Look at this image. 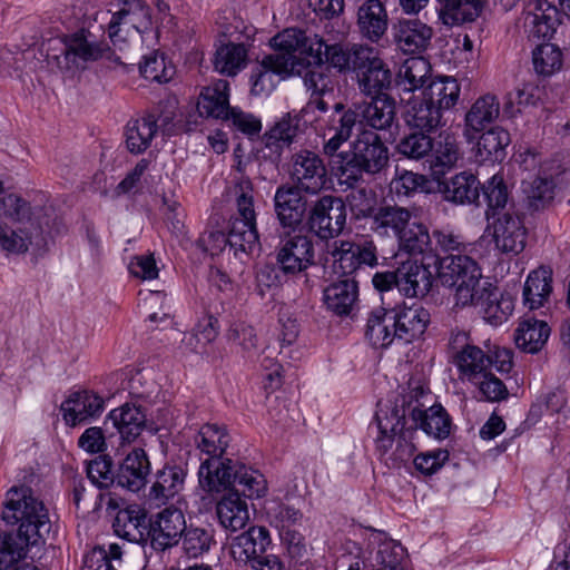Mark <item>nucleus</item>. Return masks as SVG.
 Here are the masks:
<instances>
[{"label":"nucleus","mask_w":570,"mask_h":570,"mask_svg":"<svg viewBox=\"0 0 570 570\" xmlns=\"http://www.w3.org/2000/svg\"><path fill=\"white\" fill-rule=\"evenodd\" d=\"M7 497L2 520L18 528L16 532L0 533V570L27 563L29 548L43 544L52 528L48 509L30 488H12Z\"/></svg>","instance_id":"obj_1"},{"label":"nucleus","mask_w":570,"mask_h":570,"mask_svg":"<svg viewBox=\"0 0 570 570\" xmlns=\"http://www.w3.org/2000/svg\"><path fill=\"white\" fill-rule=\"evenodd\" d=\"M271 47L276 50L297 51L312 59L315 67L324 65L340 73L354 72L356 56L367 46L344 42H328L316 33H308L298 28H287L271 39Z\"/></svg>","instance_id":"obj_2"},{"label":"nucleus","mask_w":570,"mask_h":570,"mask_svg":"<svg viewBox=\"0 0 570 570\" xmlns=\"http://www.w3.org/2000/svg\"><path fill=\"white\" fill-rule=\"evenodd\" d=\"M389 160V148L381 136L364 129L350 144V150L341 151L330 164L336 170L340 183L354 189L364 174L381 173L387 167Z\"/></svg>","instance_id":"obj_3"},{"label":"nucleus","mask_w":570,"mask_h":570,"mask_svg":"<svg viewBox=\"0 0 570 570\" xmlns=\"http://www.w3.org/2000/svg\"><path fill=\"white\" fill-rule=\"evenodd\" d=\"M200 488L209 493L239 490L245 498H261L267 491L264 475L229 458H206L198 470Z\"/></svg>","instance_id":"obj_4"},{"label":"nucleus","mask_w":570,"mask_h":570,"mask_svg":"<svg viewBox=\"0 0 570 570\" xmlns=\"http://www.w3.org/2000/svg\"><path fill=\"white\" fill-rule=\"evenodd\" d=\"M436 272L443 286L455 287L456 305L478 306L482 273L473 258L462 254L446 255L439 261Z\"/></svg>","instance_id":"obj_5"},{"label":"nucleus","mask_w":570,"mask_h":570,"mask_svg":"<svg viewBox=\"0 0 570 570\" xmlns=\"http://www.w3.org/2000/svg\"><path fill=\"white\" fill-rule=\"evenodd\" d=\"M366 190L354 189L347 196L351 210L356 218H371V229L381 236H394L396 239L413 218V213L399 205L383 204L374 208L368 199L361 204L355 200L365 198Z\"/></svg>","instance_id":"obj_6"},{"label":"nucleus","mask_w":570,"mask_h":570,"mask_svg":"<svg viewBox=\"0 0 570 570\" xmlns=\"http://www.w3.org/2000/svg\"><path fill=\"white\" fill-rule=\"evenodd\" d=\"M266 55L250 71V92L255 96L272 92L279 80L301 75L303 58L296 51L276 50Z\"/></svg>","instance_id":"obj_7"},{"label":"nucleus","mask_w":570,"mask_h":570,"mask_svg":"<svg viewBox=\"0 0 570 570\" xmlns=\"http://www.w3.org/2000/svg\"><path fill=\"white\" fill-rule=\"evenodd\" d=\"M315 122L316 130L324 139L323 154L331 161L341 153V147L350 140L355 127L360 125V112L355 109L354 102L351 106L336 102L327 115L315 118Z\"/></svg>","instance_id":"obj_8"},{"label":"nucleus","mask_w":570,"mask_h":570,"mask_svg":"<svg viewBox=\"0 0 570 570\" xmlns=\"http://www.w3.org/2000/svg\"><path fill=\"white\" fill-rule=\"evenodd\" d=\"M62 42L65 45L62 57L57 58L58 67L62 70H83L88 62L101 58L121 63L119 57H116L107 45L98 41L96 36L85 28L65 35Z\"/></svg>","instance_id":"obj_9"},{"label":"nucleus","mask_w":570,"mask_h":570,"mask_svg":"<svg viewBox=\"0 0 570 570\" xmlns=\"http://www.w3.org/2000/svg\"><path fill=\"white\" fill-rule=\"evenodd\" d=\"M347 218L346 203L342 197L323 195L309 204L305 227L322 240L338 237Z\"/></svg>","instance_id":"obj_10"},{"label":"nucleus","mask_w":570,"mask_h":570,"mask_svg":"<svg viewBox=\"0 0 570 570\" xmlns=\"http://www.w3.org/2000/svg\"><path fill=\"white\" fill-rule=\"evenodd\" d=\"M306 124L298 114L286 112L277 119L262 136L263 158L276 168L285 149L296 142L305 131Z\"/></svg>","instance_id":"obj_11"},{"label":"nucleus","mask_w":570,"mask_h":570,"mask_svg":"<svg viewBox=\"0 0 570 570\" xmlns=\"http://www.w3.org/2000/svg\"><path fill=\"white\" fill-rule=\"evenodd\" d=\"M356 75L360 91L366 97L389 96L393 73L375 49L368 47L356 56Z\"/></svg>","instance_id":"obj_12"},{"label":"nucleus","mask_w":570,"mask_h":570,"mask_svg":"<svg viewBox=\"0 0 570 570\" xmlns=\"http://www.w3.org/2000/svg\"><path fill=\"white\" fill-rule=\"evenodd\" d=\"M492 219V237L495 248L502 254H520L524 249L528 238L522 208L511 205L508 212H503Z\"/></svg>","instance_id":"obj_13"},{"label":"nucleus","mask_w":570,"mask_h":570,"mask_svg":"<svg viewBox=\"0 0 570 570\" xmlns=\"http://www.w3.org/2000/svg\"><path fill=\"white\" fill-rule=\"evenodd\" d=\"M276 263L285 275L305 272L315 265L313 238L307 234H287L276 248Z\"/></svg>","instance_id":"obj_14"},{"label":"nucleus","mask_w":570,"mask_h":570,"mask_svg":"<svg viewBox=\"0 0 570 570\" xmlns=\"http://www.w3.org/2000/svg\"><path fill=\"white\" fill-rule=\"evenodd\" d=\"M396 404L405 410V417L410 416L412 426L419 428L428 435L443 440L449 436L451 430V420L446 411L441 405H433L429 410H421L419 401L412 394H404L396 397Z\"/></svg>","instance_id":"obj_15"},{"label":"nucleus","mask_w":570,"mask_h":570,"mask_svg":"<svg viewBox=\"0 0 570 570\" xmlns=\"http://www.w3.org/2000/svg\"><path fill=\"white\" fill-rule=\"evenodd\" d=\"M299 187L285 183L281 184L274 194V212L283 228L295 230L305 224L309 204Z\"/></svg>","instance_id":"obj_16"},{"label":"nucleus","mask_w":570,"mask_h":570,"mask_svg":"<svg viewBox=\"0 0 570 570\" xmlns=\"http://www.w3.org/2000/svg\"><path fill=\"white\" fill-rule=\"evenodd\" d=\"M186 527L185 515L180 509L165 508L155 519L150 518L148 539L150 547L157 552L175 547L180 541Z\"/></svg>","instance_id":"obj_17"},{"label":"nucleus","mask_w":570,"mask_h":570,"mask_svg":"<svg viewBox=\"0 0 570 570\" xmlns=\"http://www.w3.org/2000/svg\"><path fill=\"white\" fill-rule=\"evenodd\" d=\"M335 267L342 277H354L353 274L363 265L374 267L377 265V249L373 240L360 242L340 240L333 249Z\"/></svg>","instance_id":"obj_18"},{"label":"nucleus","mask_w":570,"mask_h":570,"mask_svg":"<svg viewBox=\"0 0 570 570\" xmlns=\"http://www.w3.org/2000/svg\"><path fill=\"white\" fill-rule=\"evenodd\" d=\"M120 9L115 12L108 23V35L114 46L126 41L120 36V26H128L139 33L151 28V9L146 0H120Z\"/></svg>","instance_id":"obj_19"},{"label":"nucleus","mask_w":570,"mask_h":570,"mask_svg":"<svg viewBox=\"0 0 570 570\" xmlns=\"http://www.w3.org/2000/svg\"><path fill=\"white\" fill-rule=\"evenodd\" d=\"M292 178L307 195H317L327 183L326 167L313 151L301 150L293 156Z\"/></svg>","instance_id":"obj_20"},{"label":"nucleus","mask_w":570,"mask_h":570,"mask_svg":"<svg viewBox=\"0 0 570 570\" xmlns=\"http://www.w3.org/2000/svg\"><path fill=\"white\" fill-rule=\"evenodd\" d=\"M391 309L396 341L409 344L423 336L431 322L428 308L419 303H413L412 305H396Z\"/></svg>","instance_id":"obj_21"},{"label":"nucleus","mask_w":570,"mask_h":570,"mask_svg":"<svg viewBox=\"0 0 570 570\" xmlns=\"http://www.w3.org/2000/svg\"><path fill=\"white\" fill-rule=\"evenodd\" d=\"M354 102L360 112V125L370 127L372 131H387L396 120V101L392 96L367 97Z\"/></svg>","instance_id":"obj_22"},{"label":"nucleus","mask_w":570,"mask_h":570,"mask_svg":"<svg viewBox=\"0 0 570 570\" xmlns=\"http://www.w3.org/2000/svg\"><path fill=\"white\" fill-rule=\"evenodd\" d=\"M272 544L269 531L265 527L252 525L230 541V554L238 563L252 566Z\"/></svg>","instance_id":"obj_23"},{"label":"nucleus","mask_w":570,"mask_h":570,"mask_svg":"<svg viewBox=\"0 0 570 570\" xmlns=\"http://www.w3.org/2000/svg\"><path fill=\"white\" fill-rule=\"evenodd\" d=\"M105 409L104 399L97 393L82 390L71 393L60 410L67 425L76 426L99 416Z\"/></svg>","instance_id":"obj_24"},{"label":"nucleus","mask_w":570,"mask_h":570,"mask_svg":"<svg viewBox=\"0 0 570 570\" xmlns=\"http://www.w3.org/2000/svg\"><path fill=\"white\" fill-rule=\"evenodd\" d=\"M150 461L142 448H132L116 471V484L131 492H139L147 484Z\"/></svg>","instance_id":"obj_25"},{"label":"nucleus","mask_w":570,"mask_h":570,"mask_svg":"<svg viewBox=\"0 0 570 570\" xmlns=\"http://www.w3.org/2000/svg\"><path fill=\"white\" fill-rule=\"evenodd\" d=\"M150 518L145 508L130 504L120 509L112 523L115 533L129 542L144 543L149 539Z\"/></svg>","instance_id":"obj_26"},{"label":"nucleus","mask_w":570,"mask_h":570,"mask_svg":"<svg viewBox=\"0 0 570 570\" xmlns=\"http://www.w3.org/2000/svg\"><path fill=\"white\" fill-rule=\"evenodd\" d=\"M394 41L406 55L424 52L431 45L433 29L419 19H402L394 26Z\"/></svg>","instance_id":"obj_27"},{"label":"nucleus","mask_w":570,"mask_h":570,"mask_svg":"<svg viewBox=\"0 0 570 570\" xmlns=\"http://www.w3.org/2000/svg\"><path fill=\"white\" fill-rule=\"evenodd\" d=\"M500 115V102L497 96L485 94L479 97L466 111L463 135L468 141L476 140L478 136L492 125Z\"/></svg>","instance_id":"obj_28"},{"label":"nucleus","mask_w":570,"mask_h":570,"mask_svg":"<svg viewBox=\"0 0 570 570\" xmlns=\"http://www.w3.org/2000/svg\"><path fill=\"white\" fill-rule=\"evenodd\" d=\"M560 22L559 8L547 0H535L533 11L525 17L529 38L542 43L550 41Z\"/></svg>","instance_id":"obj_29"},{"label":"nucleus","mask_w":570,"mask_h":570,"mask_svg":"<svg viewBox=\"0 0 570 570\" xmlns=\"http://www.w3.org/2000/svg\"><path fill=\"white\" fill-rule=\"evenodd\" d=\"M439 190L445 200L455 205H481L479 178L470 171L455 174L449 180L439 181Z\"/></svg>","instance_id":"obj_30"},{"label":"nucleus","mask_w":570,"mask_h":570,"mask_svg":"<svg viewBox=\"0 0 570 570\" xmlns=\"http://www.w3.org/2000/svg\"><path fill=\"white\" fill-rule=\"evenodd\" d=\"M229 247L234 249L235 255L238 252L253 253L259 247V236L256 226L255 209L242 213L237 208L236 215L229 219L228 233Z\"/></svg>","instance_id":"obj_31"},{"label":"nucleus","mask_w":570,"mask_h":570,"mask_svg":"<svg viewBox=\"0 0 570 570\" xmlns=\"http://www.w3.org/2000/svg\"><path fill=\"white\" fill-rule=\"evenodd\" d=\"M119 433L122 443H132L146 428L147 416L142 406L125 403L111 410L107 416Z\"/></svg>","instance_id":"obj_32"},{"label":"nucleus","mask_w":570,"mask_h":570,"mask_svg":"<svg viewBox=\"0 0 570 570\" xmlns=\"http://www.w3.org/2000/svg\"><path fill=\"white\" fill-rule=\"evenodd\" d=\"M399 292L406 297L425 296L433 283L432 273L423 263L405 261L396 268Z\"/></svg>","instance_id":"obj_33"},{"label":"nucleus","mask_w":570,"mask_h":570,"mask_svg":"<svg viewBox=\"0 0 570 570\" xmlns=\"http://www.w3.org/2000/svg\"><path fill=\"white\" fill-rule=\"evenodd\" d=\"M552 282L553 271L550 266L541 265L531 271L523 285V305L534 311L549 304L553 291Z\"/></svg>","instance_id":"obj_34"},{"label":"nucleus","mask_w":570,"mask_h":570,"mask_svg":"<svg viewBox=\"0 0 570 570\" xmlns=\"http://www.w3.org/2000/svg\"><path fill=\"white\" fill-rule=\"evenodd\" d=\"M323 299L327 309L338 316H347L358 299V282L355 277H342L324 288Z\"/></svg>","instance_id":"obj_35"},{"label":"nucleus","mask_w":570,"mask_h":570,"mask_svg":"<svg viewBox=\"0 0 570 570\" xmlns=\"http://www.w3.org/2000/svg\"><path fill=\"white\" fill-rule=\"evenodd\" d=\"M186 472L179 465L165 464L155 474V482L148 493L150 501L157 505L166 504L184 489Z\"/></svg>","instance_id":"obj_36"},{"label":"nucleus","mask_w":570,"mask_h":570,"mask_svg":"<svg viewBox=\"0 0 570 570\" xmlns=\"http://www.w3.org/2000/svg\"><path fill=\"white\" fill-rule=\"evenodd\" d=\"M160 115L156 111L128 121L125 130L126 147L135 155L146 151L158 131Z\"/></svg>","instance_id":"obj_37"},{"label":"nucleus","mask_w":570,"mask_h":570,"mask_svg":"<svg viewBox=\"0 0 570 570\" xmlns=\"http://www.w3.org/2000/svg\"><path fill=\"white\" fill-rule=\"evenodd\" d=\"M219 523L225 529L237 531L249 521L248 505L239 490L226 492L216 504Z\"/></svg>","instance_id":"obj_38"},{"label":"nucleus","mask_w":570,"mask_h":570,"mask_svg":"<svg viewBox=\"0 0 570 570\" xmlns=\"http://www.w3.org/2000/svg\"><path fill=\"white\" fill-rule=\"evenodd\" d=\"M357 26L362 36L377 42L386 32L389 17L380 0H366L357 10Z\"/></svg>","instance_id":"obj_39"},{"label":"nucleus","mask_w":570,"mask_h":570,"mask_svg":"<svg viewBox=\"0 0 570 570\" xmlns=\"http://www.w3.org/2000/svg\"><path fill=\"white\" fill-rule=\"evenodd\" d=\"M481 198L487 206L485 217L488 220L508 212L509 207L518 206L502 175L495 174L488 178L481 186Z\"/></svg>","instance_id":"obj_40"},{"label":"nucleus","mask_w":570,"mask_h":570,"mask_svg":"<svg viewBox=\"0 0 570 570\" xmlns=\"http://www.w3.org/2000/svg\"><path fill=\"white\" fill-rule=\"evenodd\" d=\"M230 108L229 83L227 80H218L213 86L204 88L197 101V110L205 118L223 121Z\"/></svg>","instance_id":"obj_41"},{"label":"nucleus","mask_w":570,"mask_h":570,"mask_svg":"<svg viewBox=\"0 0 570 570\" xmlns=\"http://www.w3.org/2000/svg\"><path fill=\"white\" fill-rule=\"evenodd\" d=\"M475 157L480 163H501L511 142L510 134L502 127H491L478 136Z\"/></svg>","instance_id":"obj_42"},{"label":"nucleus","mask_w":570,"mask_h":570,"mask_svg":"<svg viewBox=\"0 0 570 570\" xmlns=\"http://www.w3.org/2000/svg\"><path fill=\"white\" fill-rule=\"evenodd\" d=\"M394 328L392 309L377 307L367 316L365 337L373 347L387 348L396 341Z\"/></svg>","instance_id":"obj_43"},{"label":"nucleus","mask_w":570,"mask_h":570,"mask_svg":"<svg viewBox=\"0 0 570 570\" xmlns=\"http://www.w3.org/2000/svg\"><path fill=\"white\" fill-rule=\"evenodd\" d=\"M443 112L430 104L424 97L409 104L404 112V121L410 129L425 132L436 131L442 124Z\"/></svg>","instance_id":"obj_44"},{"label":"nucleus","mask_w":570,"mask_h":570,"mask_svg":"<svg viewBox=\"0 0 570 570\" xmlns=\"http://www.w3.org/2000/svg\"><path fill=\"white\" fill-rule=\"evenodd\" d=\"M452 362L459 372L460 379L472 383H478L476 380L489 373L491 368V355L484 353L476 345L468 346V350L464 348L459 352L453 356Z\"/></svg>","instance_id":"obj_45"},{"label":"nucleus","mask_w":570,"mask_h":570,"mask_svg":"<svg viewBox=\"0 0 570 570\" xmlns=\"http://www.w3.org/2000/svg\"><path fill=\"white\" fill-rule=\"evenodd\" d=\"M432 67L428 59L422 56L406 59L400 67L395 77V85L403 91L414 92L426 87L425 83L431 77Z\"/></svg>","instance_id":"obj_46"},{"label":"nucleus","mask_w":570,"mask_h":570,"mask_svg":"<svg viewBox=\"0 0 570 570\" xmlns=\"http://www.w3.org/2000/svg\"><path fill=\"white\" fill-rule=\"evenodd\" d=\"M248 61V48L244 43L228 41L216 49L214 69L223 76L235 77Z\"/></svg>","instance_id":"obj_47"},{"label":"nucleus","mask_w":570,"mask_h":570,"mask_svg":"<svg viewBox=\"0 0 570 570\" xmlns=\"http://www.w3.org/2000/svg\"><path fill=\"white\" fill-rule=\"evenodd\" d=\"M403 419H405V410L400 409L396 401L389 411H383L381 409L376 412L375 421L377 423L380 434L375 440V446L381 455L387 454L393 448L396 438L395 434L397 433L399 425L403 422Z\"/></svg>","instance_id":"obj_48"},{"label":"nucleus","mask_w":570,"mask_h":570,"mask_svg":"<svg viewBox=\"0 0 570 570\" xmlns=\"http://www.w3.org/2000/svg\"><path fill=\"white\" fill-rule=\"evenodd\" d=\"M461 88L456 79L442 76L430 80L423 97L443 112L453 108L460 98Z\"/></svg>","instance_id":"obj_49"},{"label":"nucleus","mask_w":570,"mask_h":570,"mask_svg":"<svg viewBox=\"0 0 570 570\" xmlns=\"http://www.w3.org/2000/svg\"><path fill=\"white\" fill-rule=\"evenodd\" d=\"M550 332L551 330L547 322L537 318H525L517 328L514 341L521 351L534 354L547 343Z\"/></svg>","instance_id":"obj_50"},{"label":"nucleus","mask_w":570,"mask_h":570,"mask_svg":"<svg viewBox=\"0 0 570 570\" xmlns=\"http://www.w3.org/2000/svg\"><path fill=\"white\" fill-rule=\"evenodd\" d=\"M397 243L401 252L429 258L432 250V234L425 224L411 220L397 238Z\"/></svg>","instance_id":"obj_51"},{"label":"nucleus","mask_w":570,"mask_h":570,"mask_svg":"<svg viewBox=\"0 0 570 570\" xmlns=\"http://www.w3.org/2000/svg\"><path fill=\"white\" fill-rule=\"evenodd\" d=\"M230 436L224 426L204 424L195 436L196 448L207 458H224Z\"/></svg>","instance_id":"obj_52"},{"label":"nucleus","mask_w":570,"mask_h":570,"mask_svg":"<svg viewBox=\"0 0 570 570\" xmlns=\"http://www.w3.org/2000/svg\"><path fill=\"white\" fill-rule=\"evenodd\" d=\"M483 10V0H442L439 14L444 24L474 21Z\"/></svg>","instance_id":"obj_53"},{"label":"nucleus","mask_w":570,"mask_h":570,"mask_svg":"<svg viewBox=\"0 0 570 570\" xmlns=\"http://www.w3.org/2000/svg\"><path fill=\"white\" fill-rule=\"evenodd\" d=\"M371 543L379 544L376 560L382 566L381 569L402 570L401 566L405 558V549L402 544L389 538L384 531L371 529Z\"/></svg>","instance_id":"obj_54"},{"label":"nucleus","mask_w":570,"mask_h":570,"mask_svg":"<svg viewBox=\"0 0 570 570\" xmlns=\"http://www.w3.org/2000/svg\"><path fill=\"white\" fill-rule=\"evenodd\" d=\"M480 289L481 299L478 305L482 306L484 320L491 325H500L508 320L514 309V303L509 294H500L497 292H487Z\"/></svg>","instance_id":"obj_55"},{"label":"nucleus","mask_w":570,"mask_h":570,"mask_svg":"<svg viewBox=\"0 0 570 570\" xmlns=\"http://www.w3.org/2000/svg\"><path fill=\"white\" fill-rule=\"evenodd\" d=\"M431 170L434 176H442L451 169L459 158V148L454 136L441 134L440 141L436 145L433 144Z\"/></svg>","instance_id":"obj_56"},{"label":"nucleus","mask_w":570,"mask_h":570,"mask_svg":"<svg viewBox=\"0 0 570 570\" xmlns=\"http://www.w3.org/2000/svg\"><path fill=\"white\" fill-rule=\"evenodd\" d=\"M391 190L397 196L410 197L416 191L431 193L432 181L424 175L410 170H396L390 184Z\"/></svg>","instance_id":"obj_57"},{"label":"nucleus","mask_w":570,"mask_h":570,"mask_svg":"<svg viewBox=\"0 0 570 570\" xmlns=\"http://www.w3.org/2000/svg\"><path fill=\"white\" fill-rule=\"evenodd\" d=\"M532 61L539 75L551 76L562 66V52L557 46L544 42L533 49Z\"/></svg>","instance_id":"obj_58"},{"label":"nucleus","mask_w":570,"mask_h":570,"mask_svg":"<svg viewBox=\"0 0 570 570\" xmlns=\"http://www.w3.org/2000/svg\"><path fill=\"white\" fill-rule=\"evenodd\" d=\"M433 150V138L430 132L414 130L404 136L397 144L399 154L410 159H422Z\"/></svg>","instance_id":"obj_59"},{"label":"nucleus","mask_w":570,"mask_h":570,"mask_svg":"<svg viewBox=\"0 0 570 570\" xmlns=\"http://www.w3.org/2000/svg\"><path fill=\"white\" fill-rule=\"evenodd\" d=\"M416 430L415 426L407 424V419H403V422L399 425L397 433L395 434V448L391 453V459L394 466H399L402 463L407 462L416 450L413 438Z\"/></svg>","instance_id":"obj_60"},{"label":"nucleus","mask_w":570,"mask_h":570,"mask_svg":"<svg viewBox=\"0 0 570 570\" xmlns=\"http://www.w3.org/2000/svg\"><path fill=\"white\" fill-rule=\"evenodd\" d=\"M31 207L28 202L16 194H7L0 181V218L24 223L30 219Z\"/></svg>","instance_id":"obj_61"},{"label":"nucleus","mask_w":570,"mask_h":570,"mask_svg":"<svg viewBox=\"0 0 570 570\" xmlns=\"http://www.w3.org/2000/svg\"><path fill=\"white\" fill-rule=\"evenodd\" d=\"M181 540L184 552L189 558H198L210 549L214 537L207 529L190 525L186 527Z\"/></svg>","instance_id":"obj_62"},{"label":"nucleus","mask_w":570,"mask_h":570,"mask_svg":"<svg viewBox=\"0 0 570 570\" xmlns=\"http://www.w3.org/2000/svg\"><path fill=\"white\" fill-rule=\"evenodd\" d=\"M556 184L551 177H537L524 189L529 207L539 210L549 205L554 198Z\"/></svg>","instance_id":"obj_63"},{"label":"nucleus","mask_w":570,"mask_h":570,"mask_svg":"<svg viewBox=\"0 0 570 570\" xmlns=\"http://www.w3.org/2000/svg\"><path fill=\"white\" fill-rule=\"evenodd\" d=\"M87 475L92 484L99 489H107L116 483V471H114V461L107 455H98L89 462Z\"/></svg>","instance_id":"obj_64"}]
</instances>
